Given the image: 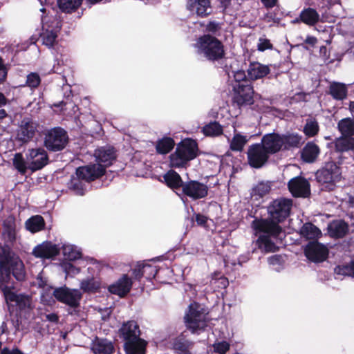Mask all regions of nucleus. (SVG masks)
Wrapping results in <instances>:
<instances>
[{
	"label": "nucleus",
	"mask_w": 354,
	"mask_h": 354,
	"mask_svg": "<svg viewBox=\"0 0 354 354\" xmlns=\"http://www.w3.org/2000/svg\"><path fill=\"white\" fill-rule=\"evenodd\" d=\"M319 131V125L315 119H308L304 128V132L306 136L313 137Z\"/></svg>",
	"instance_id": "obj_46"
},
{
	"label": "nucleus",
	"mask_w": 354,
	"mask_h": 354,
	"mask_svg": "<svg viewBox=\"0 0 354 354\" xmlns=\"http://www.w3.org/2000/svg\"><path fill=\"white\" fill-rule=\"evenodd\" d=\"M131 286V279L124 274L117 282L109 287V290L113 294L123 297L129 292Z\"/></svg>",
	"instance_id": "obj_24"
},
{
	"label": "nucleus",
	"mask_w": 354,
	"mask_h": 354,
	"mask_svg": "<svg viewBox=\"0 0 354 354\" xmlns=\"http://www.w3.org/2000/svg\"><path fill=\"white\" fill-rule=\"evenodd\" d=\"M330 93L336 100H343L347 95V88L344 84L333 82L330 86Z\"/></svg>",
	"instance_id": "obj_37"
},
{
	"label": "nucleus",
	"mask_w": 354,
	"mask_h": 354,
	"mask_svg": "<svg viewBox=\"0 0 354 354\" xmlns=\"http://www.w3.org/2000/svg\"><path fill=\"white\" fill-rule=\"evenodd\" d=\"M272 45L270 43V40L266 38H259L257 49L259 51H264L268 49H272Z\"/></svg>",
	"instance_id": "obj_51"
},
{
	"label": "nucleus",
	"mask_w": 354,
	"mask_h": 354,
	"mask_svg": "<svg viewBox=\"0 0 354 354\" xmlns=\"http://www.w3.org/2000/svg\"><path fill=\"white\" fill-rule=\"evenodd\" d=\"M8 102V100L3 93H0V107L5 106Z\"/></svg>",
	"instance_id": "obj_62"
},
{
	"label": "nucleus",
	"mask_w": 354,
	"mask_h": 354,
	"mask_svg": "<svg viewBox=\"0 0 354 354\" xmlns=\"http://www.w3.org/2000/svg\"><path fill=\"white\" fill-rule=\"evenodd\" d=\"M29 170L34 172L41 169L48 163V156L43 147L29 148L26 152Z\"/></svg>",
	"instance_id": "obj_10"
},
{
	"label": "nucleus",
	"mask_w": 354,
	"mask_h": 354,
	"mask_svg": "<svg viewBox=\"0 0 354 354\" xmlns=\"http://www.w3.org/2000/svg\"><path fill=\"white\" fill-rule=\"evenodd\" d=\"M91 349L95 354H111L114 348L111 342L97 337L92 342Z\"/></svg>",
	"instance_id": "obj_27"
},
{
	"label": "nucleus",
	"mask_w": 354,
	"mask_h": 354,
	"mask_svg": "<svg viewBox=\"0 0 354 354\" xmlns=\"http://www.w3.org/2000/svg\"><path fill=\"white\" fill-rule=\"evenodd\" d=\"M234 77H235L236 81L239 82L241 80H243V78H245V74L243 71H239L235 73Z\"/></svg>",
	"instance_id": "obj_61"
},
{
	"label": "nucleus",
	"mask_w": 354,
	"mask_h": 354,
	"mask_svg": "<svg viewBox=\"0 0 354 354\" xmlns=\"http://www.w3.org/2000/svg\"><path fill=\"white\" fill-rule=\"evenodd\" d=\"M334 145L335 150L339 152L354 150V138L342 136L335 139Z\"/></svg>",
	"instance_id": "obj_30"
},
{
	"label": "nucleus",
	"mask_w": 354,
	"mask_h": 354,
	"mask_svg": "<svg viewBox=\"0 0 354 354\" xmlns=\"http://www.w3.org/2000/svg\"><path fill=\"white\" fill-rule=\"evenodd\" d=\"M342 201H346L351 205H354V196H351V194H347L345 198H342Z\"/></svg>",
	"instance_id": "obj_60"
},
{
	"label": "nucleus",
	"mask_w": 354,
	"mask_h": 354,
	"mask_svg": "<svg viewBox=\"0 0 354 354\" xmlns=\"http://www.w3.org/2000/svg\"><path fill=\"white\" fill-rule=\"evenodd\" d=\"M233 101L238 106L251 104L253 102V88L249 84L237 83L234 86Z\"/></svg>",
	"instance_id": "obj_16"
},
{
	"label": "nucleus",
	"mask_w": 354,
	"mask_h": 354,
	"mask_svg": "<svg viewBox=\"0 0 354 354\" xmlns=\"http://www.w3.org/2000/svg\"><path fill=\"white\" fill-rule=\"evenodd\" d=\"M317 40L315 37L308 36L305 40V42L312 46H315Z\"/></svg>",
	"instance_id": "obj_59"
},
{
	"label": "nucleus",
	"mask_w": 354,
	"mask_h": 354,
	"mask_svg": "<svg viewBox=\"0 0 354 354\" xmlns=\"http://www.w3.org/2000/svg\"><path fill=\"white\" fill-rule=\"evenodd\" d=\"M348 230V225L342 220H335L328 225V233L331 237L342 238Z\"/></svg>",
	"instance_id": "obj_26"
},
{
	"label": "nucleus",
	"mask_w": 354,
	"mask_h": 354,
	"mask_svg": "<svg viewBox=\"0 0 354 354\" xmlns=\"http://www.w3.org/2000/svg\"><path fill=\"white\" fill-rule=\"evenodd\" d=\"M249 136L242 135L240 133L235 132L233 138L230 142L231 150L234 151H241L246 143L249 141Z\"/></svg>",
	"instance_id": "obj_32"
},
{
	"label": "nucleus",
	"mask_w": 354,
	"mask_h": 354,
	"mask_svg": "<svg viewBox=\"0 0 354 354\" xmlns=\"http://www.w3.org/2000/svg\"><path fill=\"white\" fill-rule=\"evenodd\" d=\"M173 348L178 354H192V343L183 337H178L173 342Z\"/></svg>",
	"instance_id": "obj_33"
},
{
	"label": "nucleus",
	"mask_w": 354,
	"mask_h": 354,
	"mask_svg": "<svg viewBox=\"0 0 354 354\" xmlns=\"http://www.w3.org/2000/svg\"><path fill=\"white\" fill-rule=\"evenodd\" d=\"M268 157L269 153L261 144L252 145L248 148V162L252 167H261L267 162Z\"/></svg>",
	"instance_id": "obj_14"
},
{
	"label": "nucleus",
	"mask_w": 354,
	"mask_h": 354,
	"mask_svg": "<svg viewBox=\"0 0 354 354\" xmlns=\"http://www.w3.org/2000/svg\"><path fill=\"white\" fill-rule=\"evenodd\" d=\"M207 313L205 309L197 303L189 306L188 312L185 316V324L192 333H198L207 326Z\"/></svg>",
	"instance_id": "obj_7"
},
{
	"label": "nucleus",
	"mask_w": 354,
	"mask_h": 354,
	"mask_svg": "<svg viewBox=\"0 0 354 354\" xmlns=\"http://www.w3.org/2000/svg\"><path fill=\"white\" fill-rule=\"evenodd\" d=\"M219 29V24L215 21H210L206 26L208 32H215Z\"/></svg>",
	"instance_id": "obj_54"
},
{
	"label": "nucleus",
	"mask_w": 354,
	"mask_h": 354,
	"mask_svg": "<svg viewBox=\"0 0 354 354\" xmlns=\"http://www.w3.org/2000/svg\"><path fill=\"white\" fill-rule=\"evenodd\" d=\"M121 337L124 339L127 354H145L147 342L140 337V330L134 321L123 324L120 329Z\"/></svg>",
	"instance_id": "obj_3"
},
{
	"label": "nucleus",
	"mask_w": 354,
	"mask_h": 354,
	"mask_svg": "<svg viewBox=\"0 0 354 354\" xmlns=\"http://www.w3.org/2000/svg\"><path fill=\"white\" fill-rule=\"evenodd\" d=\"M39 124L29 118H24L18 125L15 138L22 143H28L38 133Z\"/></svg>",
	"instance_id": "obj_11"
},
{
	"label": "nucleus",
	"mask_w": 354,
	"mask_h": 354,
	"mask_svg": "<svg viewBox=\"0 0 354 354\" xmlns=\"http://www.w3.org/2000/svg\"><path fill=\"white\" fill-rule=\"evenodd\" d=\"M66 131L62 128H53L48 131L44 137V145L50 151H57L63 149L67 143Z\"/></svg>",
	"instance_id": "obj_9"
},
{
	"label": "nucleus",
	"mask_w": 354,
	"mask_h": 354,
	"mask_svg": "<svg viewBox=\"0 0 354 354\" xmlns=\"http://www.w3.org/2000/svg\"><path fill=\"white\" fill-rule=\"evenodd\" d=\"M174 142L171 138H165L157 142L156 150L159 153H169L174 147Z\"/></svg>",
	"instance_id": "obj_43"
},
{
	"label": "nucleus",
	"mask_w": 354,
	"mask_h": 354,
	"mask_svg": "<svg viewBox=\"0 0 354 354\" xmlns=\"http://www.w3.org/2000/svg\"><path fill=\"white\" fill-rule=\"evenodd\" d=\"M43 26L40 38L42 44L48 48H52L57 43L60 26L57 21L53 20L51 24L46 21V17L41 19Z\"/></svg>",
	"instance_id": "obj_13"
},
{
	"label": "nucleus",
	"mask_w": 354,
	"mask_h": 354,
	"mask_svg": "<svg viewBox=\"0 0 354 354\" xmlns=\"http://www.w3.org/2000/svg\"><path fill=\"white\" fill-rule=\"evenodd\" d=\"M12 163L14 167L21 174H24L26 171L29 169L28 161L26 157L24 158L21 153H17L15 155L12 159Z\"/></svg>",
	"instance_id": "obj_39"
},
{
	"label": "nucleus",
	"mask_w": 354,
	"mask_h": 354,
	"mask_svg": "<svg viewBox=\"0 0 354 354\" xmlns=\"http://www.w3.org/2000/svg\"><path fill=\"white\" fill-rule=\"evenodd\" d=\"M306 257L314 262H322L328 255V250L324 245L318 242H310L305 248Z\"/></svg>",
	"instance_id": "obj_18"
},
{
	"label": "nucleus",
	"mask_w": 354,
	"mask_h": 354,
	"mask_svg": "<svg viewBox=\"0 0 354 354\" xmlns=\"http://www.w3.org/2000/svg\"><path fill=\"white\" fill-rule=\"evenodd\" d=\"M164 180L168 187L172 189L183 187V180L180 175L175 171L170 170L166 173L164 176Z\"/></svg>",
	"instance_id": "obj_35"
},
{
	"label": "nucleus",
	"mask_w": 354,
	"mask_h": 354,
	"mask_svg": "<svg viewBox=\"0 0 354 354\" xmlns=\"http://www.w3.org/2000/svg\"><path fill=\"white\" fill-rule=\"evenodd\" d=\"M299 232L306 239H317L322 236L321 230L311 223L304 224Z\"/></svg>",
	"instance_id": "obj_29"
},
{
	"label": "nucleus",
	"mask_w": 354,
	"mask_h": 354,
	"mask_svg": "<svg viewBox=\"0 0 354 354\" xmlns=\"http://www.w3.org/2000/svg\"><path fill=\"white\" fill-rule=\"evenodd\" d=\"M142 265H138L137 266V268H136L133 270V274L135 276V277L136 278H140L142 275H144V273L142 272Z\"/></svg>",
	"instance_id": "obj_57"
},
{
	"label": "nucleus",
	"mask_w": 354,
	"mask_h": 354,
	"mask_svg": "<svg viewBox=\"0 0 354 354\" xmlns=\"http://www.w3.org/2000/svg\"><path fill=\"white\" fill-rule=\"evenodd\" d=\"M337 128L342 136L352 137L354 136V120L351 118H344L337 124Z\"/></svg>",
	"instance_id": "obj_36"
},
{
	"label": "nucleus",
	"mask_w": 354,
	"mask_h": 354,
	"mask_svg": "<svg viewBox=\"0 0 354 354\" xmlns=\"http://www.w3.org/2000/svg\"><path fill=\"white\" fill-rule=\"evenodd\" d=\"M319 153V149L313 142H308L303 149L301 153L302 159L307 162H313Z\"/></svg>",
	"instance_id": "obj_31"
},
{
	"label": "nucleus",
	"mask_w": 354,
	"mask_h": 354,
	"mask_svg": "<svg viewBox=\"0 0 354 354\" xmlns=\"http://www.w3.org/2000/svg\"><path fill=\"white\" fill-rule=\"evenodd\" d=\"M100 281L95 278H90L82 281L80 283V288L84 292H95L100 288Z\"/></svg>",
	"instance_id": "obj_41"
},
{
	"label": "nucleus",
	"mask_w": 354,
	"mask_h": 354,
	"mask_svg": "<svg viewBox=\"0 0 354 354\" xmlns=\"http://www.w3.org/2000/svg\"><path fill=\"white\" fill-rule=\"evenodd\" d=\"M279 261V257L274 255L269 258V262L270 264H274Z\"/></svg>",
	"instance_id": "obj_63"
},
{
	"label": "nucleus",
	"mask_w": 354,
	"mask_h": 354,
	"mask_svg": "<svg viewBox=\"0 0 354 354\" xmlns=\"http://www.w3.org/2000/svg\"><path fill=\"white\" fill-rule=\"evenodd\" d=\"M46 319L51 322H58V316L55 313H50L46 315Z\"/></svg>",
	"instance_id": "obj_58"
},
{
	"label": "nucleus",
	"mask_w": 354,
	"mask_h": 354,
	"mask_svg": "<svg viewBox=\"0 0 354 354\" xmlns=\"http://www.w3.org/2000/svg\"><path fill=\"white\" fill-rule=\"evenodd\" d=\"M197 53L207 60L217 61L225 56L224 46L216 37L210 35L199 37L194 44Z\"/></svg>",
	"instance_id": "obj_4"
},
{
	"label": "nucleus",
	"mask_w": 354,
	"mask_h": 354,
	"mask_svg": "<svg viewBox=\"0 0 354 354\" xmlns=\"http://www.w3.org/2000/svg\"><path fill=\"white\" fill-rule=\"evenodd\" d=\"M208 221L209 219L207 216L200 214H196V221L198 225L207 227Z\"/></svg>",
	"instance_id": "obj_52"
},
{
	"label": "nucleus",
	"mask_w": 354,
	"mask_h": 354,
	"mask_svg": "<svg viewBox=\"0 0 354 354\" xmlns=\"http://www.w3.org/2000/svg\"><path fill=\"white\" fill-rule=\"evenodd\" d=\"M299 19L306 25L314 26L319 21V15L315 9L308 8L301 12Z\"/></svg>",
	"instance_id": "obj_28"
},
{
	"label": "nucleus",
	"mask_w": 354,
	"mask_h": 354,
	"mask_svg": "<svg viewBox=\"0 0 354 354\" xmlns=\"http://www.w3.org/2000/svg\"><path fill=\"white\" fill-rule=\"evenodd\" d=\"M65 270L67 273V274H77L80 272V270L78 268H75L71 264H67L65 266Z\"/></svg>",
	"instance_id": "obj_55"
},
{
	"label": "nucleus",
	"mask_w": 354,
	"mask_h": 354,
	"mask_svg": "<svg viewBox=\"0 0 354 354\" xmlns=\"http://www.w3.org/2000/svg\"><path fill=\"white\" fill-rule=\"evenodd\" d=\"M281 138L283 142V148L288 149L289 147H298L301 138L297 133H287L281 136Z\"/></svg>",
	"instance_id": "obj_38"
},
{
	"label": "nucleus",
	"mask_w": 354,
	"mask_h": 354,
	"mask_svg": "<svg viewBox=\"0 0 354 354\" xmlns=\"http://www.w3.org/2000/svg\"><path fill=\"white\" fill-rule=\"evenodd\" d=\"M197 144L191 139H187L178 145L176 151L170 156V165L173 167L184 166L188 161L197 156Z\"/></svg>",
	"instance_id": "obj_6"
},
{
	"label": "nucleus",
	"mask_w": 354,
	"mask_h": 354,
	"mask_svg": "<svg viewBox=\"0 0 354 354\" xmlns=\"http://www.w3.org/2000/svg\"><path fill=\"white\" fill-rule=\"evenodd\" d=\"M291 207L292 201L290 199L279 198L274 201L268 207L272 221L277 224L283 221L289 215Z\"/></svg>",
	"instance_id": "obj_12"
},
{
	"label": "nucleus",
	"mask_w": 354,
	"mask_h": 354,
	"mask_svg": "<svg viewBox=\"0 0 354 354\" xmlns=\"http://www.w3.org/2000/svg\"><path fill=\"white\" fill-rule=\"evenodd\" d=\"M82 0H58L59 8L66 12L76 10L82 4Z\"/></svg>",
	"instance_id": "obj_42"
},
{
	"label": "nucleus",
	"mask_w": 354,
	"mask_h": 354,
	"mask_svg": "<svg viewBox=\"0 0 354 354\" xmlns=\"http://www.w3.org/2000/svg\"><path fill=\"white\" fill-rule=\"evenodd\" d=\"M230 344L225 342H215L213 344L214 351L218 354H225L230 349Z\"/></svg>",
	"instance_id": "obj_48"
},
{
	"label": "nucleus",
	"mask_w": 354,
	"mask_h": 354,
	"mask_svg": "<svg viewBox=\"0 0 354 354\" xmlns=\"http://www.w3.org/2000/svg\"><path fill=\"white\" fill-rule=\"evenodd\" d=\"M288 189L296 197H307L310 194L309 183L302 177L292 178L288 183Z\"/></svg>",
	"instance_id": "obj_20"
},
{
	"label": "nucleus",
	"mask_w": 354,
	"mask_h": 354,
	"mask_svg": "<svg viewBox=\"0 0 354 354\" xmlns=\"http://www.w3.org/2000/svg\"><path fill=\"white\" fill-rule=\"evenodd\" d=\"M253 225L257 230L267 234L261 235L257 239V243L259 248L266 252H275L277 247L271 241L269 236H277L281 232V227L269 219L254 221Z\"/></svg>",
	"instance_id": "obj_5"
},
{
	"label": "nucleus",
	"mask_w": 354,
	"mask_h": 354,
	"mask_svg": "<svg viewBox=\"0 0 354 354\" xmlns=\"http://www.w3.org/2000/svg\"><path fill=\"white\" fill-rule=\"evenodd\" d=\"M218 281L222 285L223 287H226L228 284V281L226 278L221 277L218 279Z\"/></svg>",
	"instance_id": "obj_64"
},
{
	"label": "nucleus",
	"mask_w": 354,
	"mask_h": 354,
	"mask_svg": "<svg viewBox=\"0 0 354 354\" xmlns=\"http://www.w3.org/2000/svg\"><path fill=\"white\" fill-rule=\"evenodd\" d=\"M59 253L57 246L51 242H44L37 245L32 251V254L41 259H50L56 256Z\"/></svg>",
	"instance_id": "obj_22"
},
{
	"label": "nucleus",
	"mask_w": 354,
	"mask_h": 354,
	"mask_svg": "<svg viewBox=\"0 0 354 354\" xmlns=\"http://www.w3.org/2000/svg\"><path fill=\"white\" fill-rule=\"evenodd\" d=\"M281 135L272 133L263 136L261 145L270 153H274L283 149Z\"/></svg>",
	"instance_id": "obj_21"
},
{
	"label": "nucleus",
	"mask_w": 354,
	"mask_h": 354,
	"mask_svg": "<svg viewBox=\"0 0 354 354\" xmlns=\"http://www.w3.org/2000/svg\"><path fill=\"white\" fill-rule=\"evenodd\" d=\"M7 76V69L2 59L0 58V82L4 81Z\"/></svg>",
	"instance_id": "obj_53"
},
{
	"label": "nucleus",
	"mask_w": 354,
	"mask_h": 354,
	"mask_svg": "<svg viewBox=\"0 0 354 354\" xmlns=\"http://www.w3.org/2000/svg\"><path fill=\"white\" fill-rule=\"evenodd\" d=\"M186 8L192 15L200 17H205L212 11L209 0H187Z\"/></svg>",
	"instance_id": "obj_19"
},
{
	"label": "nucleus",
	"mask_w": 354,
	"mask_h": 354,
	"mask_svg": "<svg viewBox=\"0 0 354 354\" xmlns=\"http://www.w3.org/2000/svg\"><path fill=\"white\" fill-rule=\"evenodd\" d=\"M335 272L337 274L348 275L354 277V261L347 265L337 266Z\"/></svg>",
	"instance_id": "obj_47"
},
{
	"label": "nucleus",
	"mask_w": 354,
	"mask_h": 354,
	"mask_svg": "<svg viewBox=\"0 0 354 354\" xmlns=\"http://www.w3.org/2000/svg\"><path fill=\"white\" fill-rule=\"evenodd\" d=\"M142 269L144 274L149 279L155 277L158 272L156 267L151 265H142Z\"/></svg>",
	"instance_id": "obj_50"
},
{
	"label": "nucleus",
	"mask_w": 354,
	"mask_h": 354,
	"mask_svg": "<svg viewBox=\"0 0 354 354\" xmlns=\"http://www.w3.org/2000/svg\"><path fill=\"white\" fill-rule=\"evenodd\" d=\"M39 75L36 73H31L27 76L26 85L30 88H36L40 84Z\"/></svg>",
	"instance_id": "obj_49"
},
{
	"label": "nucleus",
	"mask_w": 354,
	"mask_h": 354,
	"mask_svg": "<svg viewBox=\"0 0 354 354\" xmlns=\"http://www.w3.org/2000/svg\"><path fill=\"white\" fill-rule=\"evenodd\" d=\"M17 230L15 218L12 216L8 217L3 222V236L4 240L9 243H14L17 238Z\"/></svg>",
	"instance_id": "obj_23"
},
{
	"label": "nucleus",
	"mask_w": 354,
	"mask_h": 354,
	"mask_svg": "<svg viewBox=\"0 0 354 354\" xmlns=\"http://www.w3.org/2000/svg\"><path fill=\"white\" fill-rule=\"evenodd\" d=\"M340 178L339 168L333 163L328 164L325 168L317 173V179L321 185V189L325 191L333 190Z\"/></svg>",
	"instance_id": "obj_8"
},
{
	"label": "nucleus",
	"mask_w": 354,
	"mask_h": 354,
	"mask_svg": "<svg viewBox=\"0 0 354 354\" xmlns=\"http://www.w3.org/2000/svg\"><path fill=\"white\" fill-rule=\"evenodd\" d=\"M271 189V184L270 182H259L252 189V195L253 196L263 197L268 194Z\"/></svg>",
	"instance_id": "obj_44"
},
{
	"label": "nucleus",
	"mask_w": 354,
	"mask_h": 354,
	"mask_svg": "<svg viewBox=\"0 0 354 354\" xmlns=\"http://www.w3.org/2000/svg\"><path fill=\"white\" fill-rule=\"evenodd\" d=\"M270 72V69L268 66L254 62L251 63L248 67V75L250 80H256L264 77Z\"/></svg>",
	"instance_id": "obj_25"
},
{
	"label": "nucleus",
	"mask_w": 354,
	"mask_h": 354,
	"mask_svg": "<svg viewBox=\"0 0 354 354\" xmlns=\"http://www.w3.org/2000/svg\"><path fill=\"white\" fill-rule=\"evenodd\" d=\"M45 222L41 216H33L26 222V229L32 233L39 232L44 229Z\"/></svg>",
	"instance_id": "obj_34"
},
{
	"label": "nucleus",
	"mask_w": 354,
	"mask_h": 354,
	"mask_svg": "<svg viewBox=\"0 0 354 354\" xmlns=\"http://www.w3.org/2000/svg\"><path fill=\"white\" fill-rule=\"evenodd\" d=\"M18 281L25 277L24 266L18 256L7 247H0V286L8 304L15 303L20 308L30 306V298L23 295H17L10 286V272Z\"/></svg>",
	"instance_id": "obj_1"
},
{
	"label": "nucleus",
	"mask_w": 354,
	"mask_h": 354,
	"mask_svg": "<svg viewBox=\"0 0 354 354\" xmlns=\"http://www.w3.org/2000/svg\"><path fill=\"white\" fill-rule=\"evenodd\" d=\"M183 193L194 200L205 198L208 194V187L197 180H189L183 185Z\"/></svg>",
	"instance_id": "obj_17"
},
{
	"label": "nucleus",
	"mask_w": 354,
	"mask_h": 354,
	"mask_svg": "<svg viewBox=\"0 0 354 354\" xmlns=\"http://www.w3.org/2000/svg\"><path fill=\"white\" fill-rule=\"evenodd\" d=\"M53 295L60 302L71 307L78 306L79 301L82 297L80 290L77 289H70L66 287L56 288L53 292Z\"/></svg>",
	"instance_id": "obj_15"
},
{
	"label": "nucleus",
	"mask_w": 354,
	"mask_h": 354,
	"mask_svg": "<svg viewBox=\"0 0 354 354\" xmlns=\"http://www.w3.org/2000/svg\"><path fill=\"white\" fill-rule=\"evenodd\" d=\"M203 131L206 136H217L223 133V129L218 122H214L205 125Z\"/></svg>",
	"instance_id": "obj_45"
},
{
	"label": "nucleus",
	"mask_w": 354,
	"mask_h": 354,
	"mask_svg": "<svg viewBox=\"0 0 354 354\" xmlns=\"http://www.w3.org/2000/svg\"><path fill=\"white\" fill-rule=\"evenodd\" d=\"M62 253L65 258L69 261L76 260L81 257L80 251L73 245L64 244L62 246Z\"/></svg>",
	"instance_id": "obj_40"
},
{
	"label": "nucleus",
	"mask_w": 354,
	"mask_h": 354,
	"mask_svg": "<svg viewBox=\"0 0 354 354\" xmlns=\"http://www.w3.org/2000/svg\"><path fill=\"white\" fill-rule=\"evenodd\" d=\"M263 6L267 8H271L275 6L278 0H261Z\"/></svg>",
	"instance_id": "obj_56"
},
{
	"label": "nucleus",
	"mask_w": 354,
	"mask_h": 354,
	"mask_svg": "<svg viewBox=\"0 0 354 354\" xmlns=\"http://www.w3.org/2000/svg\"><path fill=\"white\" fill-rule=\"evenodd\" d=\"M94 156L97 164L80 167L76 170L77 179L73 178L72 188L78 195H84L86 187L85 184L81 180L90 182L101 177L105 173L106 167L112 165L115 159V153L113 148L102 147L95 150Z\"/></svg>",
	"instance_id": "obj_2"
}]
</instances>
